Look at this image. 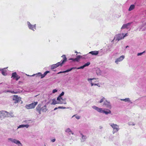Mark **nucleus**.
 <instances>
[{
	"instance_id": "obj_50",
	"label": "nucleus",
	"mask_w": 146,
	"mask_h": 146,
	"mask_svg": "<svg viewBox=\"0 0 146 146\" xmlns=\"http://www.w3.org/2000/svg\"><path fill=\"white\" fill-rule=\"evenodd\" d=\"M71 60H73V59H71Z\"/></svg>"
},
{
	"instance_id": "obj_8",
	"label": "nucleus",
	"mask_w": 146,
	"mask_h": 146,
	"mask_svg": "<svg viewBox=\"0 0 146 146\" xmlns=\"http://www.w3.org/2000/svg\"><path fill=\"white\" fill-rule=\"evenodd\" d=\"M27 25L29 29L32 30V31H34L36 29V24L34 25H32L29 21H27Z\"/></svg>"
},
{
	"instance_id": "obj_42",
	"label": "nucleus",
	"mask_w": 146,
	"mask_h": 146,
	"mask_svg": "<svg viewBox=\"0 0 146 146\" xmlns=\"http://www.w3.org/2000/svg\"><path fill=\"white\" fill-rule=\"evenodd\" d=\"M94 86H98L99 87H100V84L99 83H97V84H94Z\"/></svg>"
},
{
	"instance_id": "obj_1",
	"label": "nucleus",
	"mask_w": 146,
	"mask_h": 146,
	"mask_svg": "<svg viewBox=\"0 0 146 146\" xmlns=\"http://www.w3.org/2000/svg\"><path fill=\"white\" fill-rule=\"evenodd\" d=\"M49 104V102H46L45 104L41 107V104H38L36 108V110L38 113V114H41V111L42 112H45L48 110L47 108V106Z\"/></svg>"
},
{
	"instance_id": "obj_16",
	"label": "nucleus",
	"mask_w": 146,
	"mask_h": 146,
	"mask_svg": "<svg viewBox=\"0 0 146 146\" xmlns=\"http://www.w3.org/2000/svg\"><path fill=\"white\" fill-rule=\"evenodd\" d=\"M90 64V62H88L87 63L85 64L83 66H81L78 68H76L75 69H83L85 67L88 66Z\"/></svg>"
},
{
	"instance_id": "obj_35",
	"label": "nucleus",
	"mask_w": 146,
	"mask_h": 146,
	"mask_svg": "<svg viewBox=\"0 0 146 146\" xmlns=\"http://www.w3.org/2000/svg\"><path fill=\"white\" fill-rule=\"evenodd\" d=\"M128 124L129 125H134L135 124L132 122H129L128 123Z\"/></svg>"
},
{
	"instance_id": "obj_23",
	"label": "nucleus",
	"mask_w": 146,
	"mask_h": 146,
	"mask_svg": "<svg viewBox=\"0 0 146 146\" xmlns=\"http://www.w3.org/2000/svg\"><path fill=\"white\" fill-rule=\"evenodd\" d=\"M52 102L51 104V105H56V104H59L58 101L57 100V99L56 100L55 98H54L52 100Z\"/></svg>"
},
{
	"instance_id": "obj_46",
	"label": "nucleus",
	"mask_w": 146,
	"mask_h": 146,
	"mask_svg": "<svg viewBox=\"0 0 146 146\" xmlns=\"http://www.w3.org/2000/svg\"><path fill=\"white\" fill-rule=\"evenodd\" d=\"M120 100H121V101H124V100H125V99H120Z\"/></svg>"
},
{
	"instance_id": "obj_32",
	"label": "nucleus",
	"mask_w": 146,
	"mask_h": 146,
	"mask_svg": "<svg viewBox=\"0 0 146 146\" xmlns=\"http://www.w3.org/2000/svg\"><path fill=\"white\" fill-rule=\"evenodd\" d=\"M124 101L125 102H130L131 101L129 98H126L125 99Z\"/></svg>"
},
{
	"instance_id": "obj_22",
	"label": "nucleus",
	"mask_w": 146,
	"mask_h": 146,
	"mask_svg": "<svg viewBox=\"0 0 146 146\" xmlns=\"http://www.w3.org/2000/svg\"><path fill=\"white\" fill-rule=\"evenodd\" d=\"M80 135L81 136V141L82 142L84 141L87 138L86 136L84 135L82 133H81Z\"/></svg>"
},
{
	"instance_id": "obj_11",
	"label": "nucleus",
	"mask_w": 146,
	"mask_h": 146,
	"mask_svg": "<svg viewBox=\"0 0 146 146\" xmlns=\"http://www.w3.org/2000/svg\"><path fill=\"white\" fill-rule=\"evenodd\" d=\"M132 23V22H130L123 24L121 27V29L122 30L125 29H129V30H130L131 29L130 26Z\"/></svg>"
},
{
	"instance_id": "obj_10",
	"label": "nucleus",
	"mask_w": 146,
	"mask_h": 146,
	"mask_svg": "<svg viewBox=\"0 0 146 146\" xmlns=\"http://www.w3.org/2000/svg\"><path fill=\"white\" fill-rule=\"evenodd\" d=\"M57 100L58 101L59 104H67L66 98H63L62 97L57 98Z\"/></svg>"
},
{
	"instance_id": "obj_26",
	"label": "nucleus",
	"mask_w": 146,
	"mask_h": 146,
	"mask_svg": "<svg viewBox=\"0 0 146 146\" xmlns=\"http://www.w3.org/2000/svg\"><path fill=\"white\" fill-rule=\"evenodd\" d=\"M99 53L98 51H94L90 52L89 54H90L92 55H96L98 54Z\"/></svg>"
},
{
	"instance_id": "obj_7",
	"label": "nucleus",
	"mask_w": 146,
	"mask_h": 146,
	"mask_svg": "<svg viewBox=\"0 0 146 146\" xmlns=\"http://www.w3.org/2000/svg\"><path fill=\"white\" fill-rule=\"evenodd\" d=\"M38 104V102H34L32 103L27 104L25 106V108L28 109H33L35 108L36 106Z\"/></svg>"
},
{
	"instance_id": "obj_36",
	"label": "nucleus",
	"mask_w": 146,
	"mask_h": 146,
	"mask_svg": "<svg viewBox=\"0 0 146 146\" xmlns=\"http://www.w3.org/2000/svg\"><path fill=\"white\" fill-rule=\"evenodd\" d=\"M96 73L98 75L101 74V71L99 69H98L96 70Z\"/></svg>"
},
{
	"instance_id": "obj_3",
	"label": "nucleus",
	"mask_w": 146,
	"mask_h": 146,
	"mask_svg": "<svg viewBox=\"0 0 146 146\" xmlns=\"http://www.w3.org/2000/svg\"><path fill=\"white\" fill-rule=\"evenodd\" d=\"M62 57H63V60H62L61 62H58L56 64H54L51 65L50 66L51 69H53L57 67H58L60 66H62L64 63L66 61L67 58L65 55H63Z\"/></svg>"
},
{
	"instance_id": "obj_41",
	"label": "nucleus",
	"mask_w": 146,
	"mask_h": 146,
	"mask_svg": "<svg viewBox=\"0 0 146 146\" xmlns=\"http://www.w3.org/2000/svg\"><path fill=\"white\" fill-rule=\"evenodd\" d=\"M58 109H65L66 108L63 106H58Z\"/></svg>"
},
{
	"instance_id": "obj_25",
	"label": "nucleus",
	"mask_w": 146,
	"mask_h": 146,
	"mask_svg": "<svg viewBox=\"0 0 146 146\" xmlns=\"http://www.w3.org/2000/svg\"><path fill=\"white\" fill-rule=\"evenodd\" d=\"M75 68H76L73 67L72 68H71L70 69H69L65 71L60 72H58L57 74H59L61 73L68 72H69L71 71L72 69H75Z\"/></svg>"
},
{
	"instance_id": "obj_13",
	"label": "nucleus",
	"mask_w": 146,
	"mask_h": 146,
	"mask_svg": "<svg viewBox=\"0 0 146 146\" xmlns=\"http://www.w3.org/2000/svg\"><path fill=\"white\" fill-rule=\"evenodd\" d=\"M10 92L13 94H16L18 93H20L21 92L19 90H8L7 91H5L4 92Z\"/></svg>"
},
{
	"instance_id": "obj_20",
	"label": "nucleus",
	"mask_w": 146,
	"mask_h": 146,
	"mask_svg": "<svg viewBox=\"0 0 146 146\" xmlns=\"http://www.w3.org/2000/svg\"><path fill=\"white\" fill-rule=\"evenodd\" d=\"M29 127V125L28 124H22L19 125L17 127V129L20 128L26 127L28 128Z\"/></svg>"
},
{
	"instance_id": "obj_12",
	"label": "nucleus",
	"mask_w": 146,
	"mask_h": 146,
	"mask_svg": "<svg viewBox=\"0 0 146 146\" xmlns=\"http://www.w3.org/2000/svg\"><path fill=\"white\" fill-rule=\"evenodd\" d=\"M103 106H105V107L108 108H111V105L110 103V102L107 101V100H105L103 104Z\"/></svg>"
},
{
	"instance_id": "obj_28",
	"label": "nucleus",
	"mask_w": 146,
	"mask_h": 146,
	"mask_svg": "<svg viewBox=\"0 0 146 146\" xmlns=\"http://www.w3.org/2000/svg\"><path fill=\"white\" fill-rule=\"evenodd\" d=\"M82 56H80V55H78L77 56V57L75 59H74V61H78L81 58H82Z\"/></svg>"
},
{
	"instance_id": "obj_21",
	"label": "nucleus",
	"mask_w": 146,
	"mask_h": 146,
	"mask_svg": "<svg viewBox=\"0 0 146 146\" xmlns=\"http://www.w3.org/2000/svg\"><path fill=\"white\" fill-rule=\"evenodd\" d=\"M97 79L95 78H88L87 80L91 84V86H93L94 85V84L93 83V82L92 81V80H96Z\"/></svg>"
},
{
	"instance_id": "obj_4",
	"label": "nucleus",
	"mask_w": 146,
	"mask_h": 146,
	"mask_svg": "<svg viewBox=\"0 0 146 146\" xmlns=\"http://www.w3.org/2000/svg\"><path fill=\"white\" fill-rule=\"evenodd\" d=\"M109 125L113 129L112 133L113 134H114L117 132L120 129L119 126L116 124L110 123H109Z\"/></svg>"
},
{
	"instance_id": "obj_44",
	"label": "nucleus",
	"mask_w": 146,
	"mask_h": 146,
	"mask_svg": "<svg viewBox=\"0 0 146 146\" xmlns=\"http://www.w3.org/2000/svg\"><path fill=\"white\" fill-rule=\"evenodd\" d=\"M58 108H56H56H54V111H55V110H56L57 109H58Z\"/></svg>"
},
{
	"instance_id": "obj_37",
	"label": "nucleus",
	"mask_w": 146,
	"mask_h": 146,
	"mask_svg": "<svg viewBox=\"0 0 146 146\" xmlns=\"http://www.w3.org/2000/svg\"><path fill=\"white\" fill-rule=\"evenodd\" d=\"M64 94V92H62L58 96V97H62V96H63Z\"/></svg>"
},
{
	"instance_id": "obj_14",
	"label": "nucleus",
	"mask_w": 146,
	"mask_h": 146,
	"mask_svg": "<svg viewBox=\"0 0 146 146\" xmlns=\"http://www.w3.org/2000/svg\"><path fill=\"white\" fill-rule=\"evenodd\" d=\"M125 58V56L124 55L121 56L119 58H117L115 61V62L117 64H118L119 62L122 61Z\"/></svg>"
},
{
	"instance_id": "obj_17",
	"label": "nucleus",
	"mask_w": 146,
	"mask_h": 146,
	"mask_svg": "<svg viewBox=\"0 0 146 146\" xmlns=\"http://www.w3.org/2000/svg\"><path fill=\"white\" fill-rule=\"evenodd\" d=\"M65 131L66 133H68L69 135L70 134L73 135L74 134V133L71 130V129L69 128H67L65 130Z\"/></svg>"
},
{
	"instance_id": "obj_15",
	"label": "nucleus",
	"mask_w": 146,
	"mask_h": 146,
	"mask_svg": "<svg viewBox=\"0 0 146 146\" xmlns=\"http://www.w3.org/2000/svg\"><path fill=\"white\" fill-rule=\"evenodd\" d=\"M139 28V31L145 30L146 29V23H143Z\"/></svg>"
},
{
	"instance_id": "obj_2",
	"label": "nucleus",
	"mask_w": 146,
	"mask_h": 146,
	"mask_svg": "<svg viewBox=\"0 0 146 146\" xmlns=\"http://www.w3.org/2000/svg\"><path fill=\"white\" fill-rule=\"evenodd\" d=\"M92 108L100 113H105L106 115L111 113V111L108 109H106L107 111H106L103 108H99L95 106H92Z\"/></svg>"
},
{
	"instance_id": "obj_33",
	"label": "nucleus",
	"mask_w": 146,
	"mask_h": 146,
	"mask_svg": "<svg viewBox=\"0 0 146 146\" xmlns=\"http://www.w3.org/2000/svg\"><path fill=\"white\" fill-rule=\"evenodd\" d=\"M74 116H75L76 118L77 119H79L80 118V117L79 115L76 116V115H74L72 116V118H73Z\"/></svg>"
},
{
	"instance_id": "obj_9",
	"label": "nucleus",
	"mask_w": 146,
	"mask_h": 146,
	"mask_svg": "<svg viewBox=\"0 0 146 146\" xmlns=\"http://www.w3.org/2000/svg\"><path fill=\"white\" fill-rule=\"evenodd\" d=\"M7 117V111H0V119L2 120Z\"/></svg>"
},
{
	"instance_id": "obj_24",
	"label": "nucleus",
	"mask_w": 146,
	"mask_h": 146,
	"mask_svg": "<svg viewBox=\"0 0 146 146\" xmlns=\"http://www.w3.org/2000/svg\"><path fill=\"white\" fill-rule=\"evenodd\" d=\"M14 115L13 113L12 112H9L7 111V117H13Z\"/></svg>"
},
{
	"instance_id": "obj_29",
	"label": "nucleus",
	"mask_w": 146,
	"mask_h": 146,
	"mask_svg": "<svg viewBox=\"0 0 146 146\" xmlns=\"http://www.w3.org/2000/svg\"><path fill=\"white\" fill-rule=\"evenodd\" d=\"M50 73V71H46L44 74H42V77H41V78H44L46 75L47 74Z\"/></svg>"
},
{
	"instance_id": "obj_30",
	"label": "nucleus",
	"mask_w": 146,
	"mask_h": 146,
	"mask_svg": "<svg viewBox=\"0 0 146 146\" xmlns=\"http://www.w3.org/2000/svg\"><path fill=\"white\" fill-rule=\"evenodd\" d=\"M35 75H36V76H38V77L40 76L41 77H42V74L40 72H39L37 74H34L31 76H35Z\"/></svg>"
},
{
	"instance_id": "obj_49",
	"label": "nucleus",
	"mask_w": 146,
	"mask_h": 146,
	"mask_svg": "<svg viewBox=\"0 0 146 146\" xmlns=\"http://www.w3.org/2000/svg\"><path fill=\"white\" fill-rule=\"evenodd\" d=\"M75 53H77V51H76V52H75Z\"/></svg>"
},
{
	"instance_id": "obj_40",
	"label": "nucleus",
	"mask_w": 146,
	"mask_h": 146,
	"mask_svg": "<svg viewBox=\"0 0 146 146\" xmlns=\"http://www.w3.org/2000/svg\"><path fill=\"white\" fill-rule=\"evenodd\" d=\"M122 35H123V38L125 37V36H128V34L127 33H126L125 34H124L123 33H122Z\"/></svg>"
},
{
	"instance_id": "obj_43",
	"label": "nucleus",
	"mask_w": 146,
	"mask_h": 146,
	"mask_svg": "<svg viewBox=\"0 0 146 146\" xmlns=\"http://www.w3.org/2000/svg\"><path fill=\"white\" fill-rule=\"evenodd\" d=\"M56 141V139L55 138L51 140V142H54Z\"/></svg>"
},
{
	"instance_id": "obj_31",
	"label": "nucleus",
	"mask_w": 146,
	"mask_h": 146,
	"mask_svg": "<svg viewBox=\"0 0 146 146\" xmlns=\"http://www.w3.org/2000/svg\"><path fill=\"white\" fill-rule=\"evenodd\" d=\"M135 7V6L134 5H131L129 9V11H130L133 9Z\"/></svg>"
},
{
	"instance_id": "obj_6",
	"label": "nucleus",
	"mask_w": 146,
	"mask_h": 146,
	"mask_svg": "<svg viewBox=\"0 0 146 146\" xmlns=\"http://www.w3.org/2000/svg\"><path fill=\"white\" fill-rule=\"evenodd\" d=\"M123 35H122V34H118L116 35L115 36L113 39L112 40V41L115 42L116 43L117 42V41H118L119 40L123 38Z\"/></svg>"
},
{
	"instance_id": "obj_18",
	"label": "nucleus",
	"mask_w": 146,
	"mask_h": 146,
	"mask_svg": "<svg viewBox=\"0 0 146 146\" xmlns=\"http://www.w3.org/2000/svg\"><path fill=\"white\" fill-rule=\"evenodd\" d=\"M12 77H13L14 79H15L17 80L20 78V77L17 74L16 72L13 73Z\"/></svg>"
},
{
	"instance_id": "obj_47",
	"label": "nucleus",
	"mask_w": 146,
	"mask_h": 146,
	"mask_svg": "<svg viewBox=\"0 0 146 146\" xmlns=\"http://www.w3.org/2000/svg\"><path fill=\"white\" fill-rule=\"evenodd\" d=\"M129 47V46H126V48H127L128 47Z\"/></svg>"
},
{
	"instance_id": "obj_19",
	"label": "nucleus",
	"mask_w": 146,
	"mask_h": 146,
	"mask_svg": "<svg viewBox=\"0 0 146 146\" xmlns=\"http://www.w3.org/2000/svg\"><path fill=\"white\" fill-rule=\"evenodd\" d=\"M20 100V97L17 95H14L13 98V100H15V103H17Z\"/></svg>"
},
{
	"instance_id": "obj_39",
	"label": "nucleus",
	"mask_w": 146,
	"mask_h": 146,
	"mask_svg": "<svg viewBox=\"0 0 146 146\" xmlns=\"http://www.w3.org/2000/svg\"><path fill=\"white\" fill-rule=\"evenodd\" d=\"M58 90L56 89H55L53 90L52 91V93L53 94H54L57 92Z\"/></svg>"
},
{
	"instance_id": "obj_5",
	"label": "nucleus",
	"mask_w": 146,
	"mask_h": 146,
	"mask_svg": "<svg viewBox=\"0 0 146 146\" xmlns=\"http://www.w3.org/2000/svg\"><path fill=\"white\" fill-rule=\"evenodd\" d=\"M8 140L9 141H11L12 143L16 144L18 146H23V145L21 143L20 141L15 139L9 138L8 139Z\"/></svg>"
},
{
	"instance_id": "obj_45",
	"label": "nucleus",
	"mask_w": 146,
	"mask_h": 146,
	"mask_svg": "<svg viewBox=\"0 0 146 146\" xmlns=\"http://www.w3.org/2000/svg\"><path fill=\"white\" fill-rule=\"evenodd\" d=\"M94 80H92V81L93 82H97V81H94Z\"/></svg>"
},
{
	"instance_id": "obj_48",
	"label": "nucleus",
	"mask_w": 146,
	"mask_h": 146,
	"mask_svg": "<svg viewBox=\"0 0 146 146\" xmlns=\"http://www.w3.org/2000/svg\"><path fill=\"white\" fill-rule=\"evenodd\" d=\"M24 122L25 123H27V121H24Z\"/></svg>"
},
{
	"instance_id": "obj_27",
	"label": "nucleus",
	"mask_w": 146,
	"mask_h": 146,
	"mask_svg": "<svg viewBox=\"0 0 146 146\" xmlns=\"http://www.w3.org/2000/svg\"><path fill=\"white\" fill-rule=\"evenodd\" d=\"M5 69V68L3 69L1 68L0 69V70L1 71V73L3 75L5 76L7 75V73H6V71Z\"/></svg>"
},
{
	"instance_id": "obj_38",
	"label": "nucleus",
	"mask_w": 146,
	"mask_h": 146,
	"mask_svg": "<svg viewBox=\"0 0 146 146\" xmlns=\"http://www.w3.org/2000/svg\"><path fill=\"white\" fill-rule=\"evenodd\" d=\"M145 52V51H144L142 52L138 53L137 54V56H139L141 55L144 53Z\"/></svg>"
},
{
	"instance_id": "obj_34",
	"label": "nucleus",
	"mask_w": 146,
	"mask_h": 146,
	"mask_svg": "<svg viewBox=\"0 0 146 146\" xmlns=\"http://www.w3.org/2000/svg\"><path fill=\"white\" fill-rule=\"evenodd\" d=\"M105 100V98L104 97H102V98L100 100V101L99 102L100 103H101L104 100Z\"/></svg>"
}]
</instances>
